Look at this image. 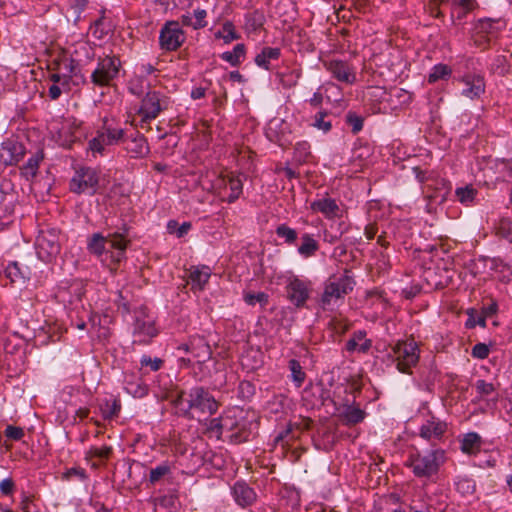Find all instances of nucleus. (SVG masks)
Returning <instances> with one entry per match:
<instances>
[{"label":"nucleus","mask_w":512,"mask_h":512,"mask_svg":"<svg viewBox=\"0 0 512 512\" xmlns=\"http://www.w3.org/2000/svg\"><path fill=\"white\" fill-rule=\"evenodd\" d=\"M263 25V16L259 13L247 15L245 27L248 31H256Z\"/></svg>","instance_id":"de8ad7c7"},{"label":"nucleus","mask_w":512,"mask_h":512,"mask_svg":"<svg viewBox=\"0 0 512 512\" xmlns=\"http://www.w3.org/2000/svg\"><path fill=\"white\" fill-rule=\"evenodd\" d=\"M296 152L299 154V158L301 160H305L306 157L310 154L309 145L306 142L298 143L296 147Z\"/></svg>","instance_id":"69168bd1"},{"label":"nucleus","mask_w":512,"mask_h":512,"mask_svg":"<svg viewBox=\"0 0 512 512\" xmlns=\"http://www.w3.org/2000/svg\"><path fill=\"white\" fill-rule=\"evenodd\" d=\"M434 5L436 6V17L442 15L441 11L438 9L439 5H446L450 7L451 10V18L453 21L461 20L466 16L467 13L471 12L475 6V0H435Z\"/></svg>","instance_id":"dca6fc26"},{"label":"nucleus","mask_w":512,"mask_h":512,"mask_svg":"<svg viewBox=\"0 0 512 512\" xmlns=\"http://www.w3.org/2000/svg\"><path fill=\"white\" fill-rule=\"evenodd\" d=\"M207 16V13L203 9H197L194 12L195 21L193 24L194 29H200L207 25V22L205 21V18Z\"/></svg>","instance_id":"13d9d810"},{"label":"nucleus","mask_w":512,"mask_h":512,"mask_svg":"<svg viewBox=\"0 0 512 512\" xmlns=\"http://www.w3.org/2000/svg\"><path fill=\"white\" fill-rule=\"evenodd\" d=\"M50 79L51 81H53V84H60L63 87L64 91L67 92L70 90L67 74L54 73L51 75Z\"/></svg>","instance_id":"bf43d9fd"},{"label":"nucleus","mask_w":512,"mask_h":512,"mask_svg":"<svg viewBox=\"0 0 512 512\" xmlns=\"http://www.w3.org/2000/svg\"><path fill=\"white\" fill-rule=\"evenodd\" d=\"M223 182L224 188L230 190V194L228 195L227 198L228 202L232 203L236 201L239 198L240 194L242 193L243 188L242 180L240 179V177L228 175L225 178H223Z\"/></svg>","instance_id":"cd10ccee"},{"label":"nucleus","mask_w":512,"mask_h":512,"mask_svg":"<svg viewBox=\"0 0 512 512\" xmlns=\"http://www.w3.org/2000/svg\"><path fill=\"white\" fill-rule=\"evenodd\" d=\"M276 234L288 244H293L297 239V232L286 224L279 225L276 228Z\"/></svg>","instance_id":"ea45409f"},{"label":"nucleus","mask_w":512,"mask_h":512,"mask_svg":"<svg viewBox=\"0 0 512 512\" xmlns=\"http://www.w3.org/2000/svg\"><path fill=\"white\" fill-rule=\"evenodd\" d=\"M338 417L346 425H355L365 418V412L357 406L344 405L338 409Z\"/></svg>","instance_id":"5701e85b"},{"label":"nucleus","mask_w":512,"mask_h":512,"mask_svg":"<svg viewBox=\"0 0 512 512\" xmlns=\"http://www.w3.org/2000/svg\"><path fill=\"white\" fill-rule=\"evenodd\" d=\"M494 229L497 236L512 242V220L510 218H500L495 224Z\"/></svg>","instance_id":"473e14b6"},{"label":"nucleus","mask_w":512,"mask_h":512,"mask_svg":"<svg viewBox=\"0 0 512 512\" xmlns=\"http://www.w3.org/2000/svg\"><path fill=\"white\" fill-rule=\"evenodd\" d=\"M473 42L476 46L480 47L481 49L487 48L490 43L493 41L492 38H490L485 33H479L476 27H474V32L472 35Z\"/></svg>","instance_id":"8fccbe9b"},{"label":"nucleus","mask_w":512,"mask_h":512,"mask_svg":"<svg viewBox=\"0 0 512 512\" xmlns=\"http://www.w3.org/2000/svg\"><path fill=\"white\" fill-rule=\"evenodd\" d=\"M355 285L354 279L347 274L344 275H333L328 278L324 285V291L321 296V306L323 309H327L332 305H335L340 299L353 290Z\"/></svg>","instance_id":"7ed1b4c3"},{"label":"nucleus","mask_w":512,"mask_h":512,"mask_svg":"<svg viewBox=\"0 0 512 512\" xmlns=\"http://www.w3.org/2000/svg\"><path fill=\"white\" fill-rule=\"evenodd\" d=\"M169 99L165 95L157 91H150L146 93L141 101V106L138 114L141 118V126L148 123L150 120L155 119L158 115L168 108Z\"/></svg>","instance_id":"423d86ee"},{"label":"nucleus","mask_w":512,"mask_h":512,"mask_svg":"<svg viewBox=\"0 0 512 512\" xmlns=\"http://www.w3.org/2000/svg\"><path fill=\"white\" fill-rule=\"evenodd\" d=\"M340 231L338 234H333L334 229V223L330 225L329 229H326L324 231V240L329 243L336 242L346 231H347V225L345 222H339Z\"/></svg>","instance_id":"c03bdc74"},{"label":"nucleus","mask_w":512,"mask_h":512,"mask_svg":"<svg viewBox=\"0 0 512 512\" xmlns=\"http://www.w3.org/2000/svg\"><path fill=\"white\" fill-rule=\"evenodd\" d=\"M475 388L477 392L483 396L491 395L495 390V387L492 383H488L484 380H477L475 383Z\"/></svg>","instance_id":"5fc2aeb1"},{"label":"nucleus","mask_w":512,"mask_h":512,"mask_svg":"<svg viewBox=\"0 0 512 512\" xmlns=\"http://www.w3.org/2000/svg\"><path fill=\"white\" fill-rule=\"evenodd\" d=\"M476 194L477 191L472 186L459 187L455 191L457 199L463 204L471 203Z\"/></svg>","instance_id":"58836bf2"},{"label":"nucleus","mask_w":512,"mask_h":512,"mask_svg":"<svg viewBox=\"0 0 512 512\" xmlns=\"http://www.w3.org/2000/svg\"><path fill=\"white\" fill-rule=\"evenodd\" d=\"M42 160V156L35 154L28 159L27 163L23 167L25 175L35 176L39 167V163Z\"/></svg>","instance_id":"a18cd8bd"},{"label":"nucleus","mask_w":512,"mask_h":512,"mask_svg":"<svg viewBox=\"0 0 512 512\" xmlns=\"http://www.w3.org/2000/svg\"><path fill=\"white\" fill-rule=\"evenodd\" d=\"M396 367L401 373H409L419 360L418 346L414 341H399L392 348Z\"/></svg>","instance_id":"0eeeda50"},{"label":"nucleus","mask_w":512,"mask_h":512,"mask_svg":"<svg viewBox=\"0 0 512 512\" xmlns=\"http://www.w3.org/2000/svg\"><path fill=\"white\" fill-rule=\"evenodd\" d=\"M286 294L293 305L303 307L311 294L310 282L292 276L287 281Z\"/></svg>","instance_id":"4468645a"},{"label":"nucleus","mask_w":512,"mask_h":512,"mask_svg":"<svg viewBox=\"0 0 512 512\" xmlns=\"http://www.w3.org/2000/svg\"><path fill=\"white\" fill-rule=\"evenodd\" d=\"M139 71L142 76H147L156 71V68L150 63H144L139 66Z\"/></svg>","instance_id":"774afa93"},{"label":"nucleus","mask_w":512,"mask_h":512,"mask_svg":"<svg viewBox=\"0 0 512 512\" xmlns=\"http://www.w3.org/2000/svg\"><path fill=\"white\" fill-rule=\"evenodd\" d=\"M218 37L222 38L225 43H230L233 40L239 38V35L236 33L234 25L231 22H226L222 30L218 32Z\"/></svg>","instance_id":"79ce46f5"},{"label":"nucleus","mask_w":512,"mask_h":512,"mask_svg":"<svg viewBox=\"0 0 512 512\" xmlns=\"http://www.w3.org/2000/svg\"><path fill=\"white\" fill-rule=\"evenodd\" d=\"M0 490L5 495H10L14 490V482L11 478L3 479L0 482Z\"/></svg>","instance_id":"e2e57ef3"},{"label":"nucleus","mask_w":512,"mask_h":512,"mask_svg":"<svg viewBox=\"0 0 512 512\" xmlns=\"http://www.w3.org/2000/svg\"><path fill=\"white\" fill-rule=\"evenodd\" d=\"M184 41L185 35L179 22H166L159 35L160 47L166 51H175L184 43Z\"/></svg>","instance_id":"9d476101"},{"label":"nucleus","mask_w":512,"mask_h":512,"mask_svg":"<svg viewBox=\"0 0 512 512\" xmlns=\"http://www.w3.org/2000/svg\"><path fill=\"white\" fill-rule=\"evenodd\" d=\"M446 423L432 417L420 427V436L428 441L440 439L446 431Z\"/></svg>","instance_id":"aec40b11"},{"label":"nucleus","mask_w":512,"mask_h":512,"mask_svg":"<svg viewBox=\"0 0 512 512\" xmlns=\"http://www.w3.org/2000/svg\"><path fill=\"white\" fill-rule=\"evenodd\" d=\"M211 276V269L208 266H192L189 269L188 283L193 290H203Z\"/></svg>","instance_id":"412c9836"},{"label":"nucleus","mask_w":512,"mask_h":512,"mask_svg":"<svg viewBox=\"0 0 512 512\" xmlns=\"http://www.w3.org/2000/svg\"><path fill=\"white\" fill-rule=\"evenodd\" d=\"M444 462L445 452L442 449H435L425 454L417 452L409 457V466L417 477L429 478L435 475Z\"/></svg>","instance_id":"20e7f679"},{"label":"nucleus","mask_w":512,"mask_h":512,"mask_svg":"<svg viewBox=\"0 0 512 512\" xmlns=\"http://www.w3.org/2000/svg\"><path fill=\"white\" fill-rule=\"evenodd\" d=\"M311 209L315 212L322 213L328 219L340 217L341 213V209L336 201L329 197L313 201L311 203Z\"/></svg>","instance_id":"4be33fe9"},{"label":"nucleus","mask_w":512,"mask_h":512,"mask_svg":"<svg viewBox=\"0 0 512 512\" xmlns=\"http://www.w3.org/2000/svg\"><path fill=\"white\" fill-rule=\"evenodd\" d=\"M24 154V146L17 141L8 140L3 142L0 146V162L4 165L17 164L23 158Z\"/></svg>","instance_id":"a211bd4d"},{"label":"nucleus","mask_w":512,"mask_h":512,"mask_svg":"<svg viewBox=\"0 0 512 512\" xmlns=\"http://www.w3.org/2000/svg\"><path fill=\"white\" fill-rule=\"evenodd\" d=\"M21 510H22V512H38L35 509V506H34L32 500L27 496L22 500Z\"/></svg>","instance_id":"338daca9"},{"label":"nucleus","mask_w":512,"mask_h":512,"mask_svg":"<svg viewBox=\"0 0 512 512\" xmlns=\"http://www.w3.org/2000/svg\"><path fill=\"white\" fill-rule=\"evenodd\" d=\"M99 178L97 172L92 168H81L76 171L70 182V190L74 193L93 194L96 191Z\"/></svg>","instance_id":"f8f14e48"},{"label":"nucleus","mask_w":512,"mask_h":512,"mask_svg":"<svg viewBox=\"0 0 512 512\" xmlns=\"http://www.w3.org/2000/svg\"><path fill=\"white\" fill-rule=\"evenodd\" d=\"M280 56V49L273 47H264L256 57L255 63L264 69H269V63L271 60H276Z\"/></svg>","instance_id":"7c9ffc66"},{"label":"nucleus","mask_w":512,"mask_h":512,"mask_svg":"<svg viewBox=\"0 0 512 512\" xmlns=\"http://www.w3.org/2000/svg\"><path fill=\"white\" fill-rule=\"evenodd\" d=\"M63 87L60 85V84H52L50 87H49V97L52 99V100H57L60 95L62 94V91H63Z\"/></svg>","instance_id":"0e129e2a"},{"label":"nucleus","mask_w":512,"mask_h":512,"mask_svg":"<svg viewBox=\"0 0 512 512\" xmlns=\"http://www.w3.org/2000/svg\"><path fill=\"white\" fill-rule=\"evenodd\" d=\"M111 453L110 446L91 447L86 453V458L92 461L93 467H98L109 459Z\"/></svg>","instance_id":"bb28decb"},{"label":"nucleus","mask_w":512,"mask_h":512,"mask_svg":"<svg viewBox=\"0 0 512 512\" xmlns=\"http://www.w3.org/2000/svg\"><path fill=\"white\" fill-rule=\"evenodd\" d=\"M481 445V438L476 433H468L464 436L462 443H461V449L464 453H475L480 449Z\"/></svg>","instance_id":"f704fd0d"},{"label":"nucleus","mask_w":512,"mask_h":512,"mask_svg":"<svg viewBox=\"0 0 512 512\" xmlns=\"http://www.w3.org/2000/svg\"><path fill=\"white\" fill-rule=\"evenodd\" d=\"M232 495L235 502L245 508L252 505L257 498L256 492L247 483L238 481L232 487Z\"/></svg>","instance_id":"6ab92c4d"},{"label":"nucleus","mask_w":512,"mask_h":512,"mask_svg":"<svg viewBox=\"0 0 512 512\" xmlns=\"http://www.w3.org/2000/svg\"><path fill=\"white\" fill-rule=\"evenodd\" d=\"M289 369L291 371V377L293 382L297 387H300L303 384L306 377V374L303 371L302 366L297 360L291 359L289 361Z\"/></svg>","instance_id":"e433bc0d"},{"label":"nucleus","mask_w":512,"mask_h":512,"mask_svg":"<svg viewBox=\"0 0 512 512\" xmlns=\"http://www.w3.org/2000/svg\"><path fill=\"white\" fill-rule=\"evenodd\" d=\"M490 349L485 343H477L473 346L471 355L477 359H485L488 357Z\"/></svg>","instance_id":"864d4df0"},{"label":"nucleus","mask_w":512,"mask_h":512,"mask_svg":"<svg viewBox=\"0 0 512 512\" xmlns=\"http://www.w3.org/2000/svg\"><path fill=\"white\" fill-rule=\"evenodd\" d=\"M37 254L43 261H50L60 253L59 236L54 230L41 231L36 240Z\"/></svg>","instance_id":"9b49d317"},{"label":"nucleus","mask_w":512,"mask_h":512,"mask_svg":"<svg viewBox=\"0 0 512 512\" xmlns=\"http://www.w3.org/2000/svg\"><path fill=\"white\" fill-rule=\"evenodd\" d=\"M5 436L11 440L18 441L24 436V431L20 427L7 426Z\"/></svg>","instance_id":"4d7b16f0"},{"label":"nucleus","mask_w":512,"mask_h":512,"mask_svg":"<svg viewBox=\"0 0 512 512\" xmlns=\"http://www.w3.org/2000/svg\"><path fill=\"white\" fill-rule=\"evenodd\" d=\"M125 149L133 158H141L148 154L149 148L143 135L137 134L126 144Z\"/></svg>","instance_id":"b1692460"},{"label":"nucleus","mask_w":512,"mask_h":512,"mask_svg":"<svg viewBox=\"0 0 512 512\" xmlns=\"http://www.w3.org/2000/svg\"><path fill=\"white\" fill-rule=\"evenodd\" d=\"M140 364L142 367H149L151 371H158L163 365V360L160 358L152 359L147 355H143Z\"/></svg>","instance_id":"3c124183"},{"label":"nucleus","mask_w":512,"mask_h":512,"mask_svg":"<svg viewBox=\"0 0 512 512\" xmlns=\"http://www.w3.org/2000/svg\"><path fill=\"white\" fill-rule=\"evenodd\" d=\"M178 350L191 353L198 363L206 362L212 356L210 345L203 336L198 335L191 337L188 343L180 345Z\"/></svg>","instance_id":"2eb2a0df"},{"label":"nucleus","mask_w":512,"mask_h":512,"mask_svg":"<svg viewBox=\"0 0 512 512\" xmlns=\"http://www.w3.org/2000/svg\"><path fill=\"white\" fill-rule=\"evenodd\" d=\"M371 345V340L366 339V332L358 331L347 341L346 349L349 352L359 351L365 353L371 348Z\"/></svg>","instance_id":"393cba45"},{"label":"nucleus","mask_w":512,"mask_h":512,"mask_svg":"<svg viewBox=\"0 0 512 512\" xmlns=\"http://www.w3.org/2000/svg\"><path fill=\"white\" fill-rule=\"evenodd\" d=\"M134 333L138 336L152 338L157 334L153 320L150 318H136Z\"/></svg>","instance_id":"c85d7f7f"},{"label":"nucleus","mask_w":512,"mask_h":512,"mask_svg":"<svg viewBox=\"0 0 512 512\" xmlns=\"http://www.w3.org/2000/svg\"><path fill=\"white\" fill-rule=\"evenodd\" d=\"M225 432H231L229 437L235 442L246 441L249 433L243 417V410L232 409L223 415Z\"/></svg>","instance_id":"1a4fd4ad"},{"label":"nucleus","mask_w":512,"mask_h":512,"mask_svg":"<svg viewBox=\"0 0 512 512\" xmlns=\"http://www.w3.org/2000/svg\"><path fill=\"white\" fill-rule=\"evenodd\" d=\"M61 69L65 71L64 74H67L69 81L75 79V84L86 83V79L80 73V70L78 69V64L75 60L69 59L64 61L61 64Z\"/></svg>","instance_id":"2f4dec72"},{"label":"nucleus","mask_w":512,"mask_h":512,"mask_svg":"<svg viewBox=\"0 0 512 512\" xmlns=\"http://www.w3.org/2000/svg\"><path fill=\"white\" fill-rule=\"evenodd\" d=\"M121 405L118 400L106 401L101 407L102 414L105 419H113L120 412Z\"/></svg>","instance_id":"a19ab883"},{"label":"nucleus","mask_w":512,"mask_h":512,"mask_svg":"<svg viewBox=\"0 0 512 512\" xmlns=\"http://www.w3.org/2000/svg\"><path fill=\"white\" fill-rule=\"evenodd\" d=\"M125 131L121 128L112 127L107 120L104 121L101 129L97 131L94 138L89 141V149L92 153L103 154L107 146L117 145L124 141Z\"/></svg>","instance_id":"39448f33"},{"label":"nucleus","mask_w":512,"mask_h":512,"mask_svg":"<svg viewBox=\"0 0 512 512\" xmlns=\"http://www.w3.org/2000/svg\"><path fill=\"white\" fill-rule=\"evenodd\" d=\"M460 83L463 85L461 95L468 99H478L485 92V82L480 75H465L460 80Z\"/></svg>","instance_id":"f3484780"},{"label":"nucleus","mask_w":512,"mask_h":512,"mask_svg":"<svg viewBox=\"0 0 512 512\" xmlns=\"http://www.w3.org/2000/svg\"><path fill=\"white\" fill-rule=\"evenodd\" d=\"M328 117L327 112H318L314 117L313 126L324 132L331 130L332 124L330 120H326Z\"/></svg>","instance_id":"37998d69"},{"label":"nucleus","mask_w":512,"mask_h":512,"mask_svg":"<svg viewBox=\"0 0 512 512\" xmlns=\"http://www.w3.org/2000/svg\"><path fill=\"white\" fill-rule=\"evenodd\" d=\"M322 64L332 77L341 83L352 85L357 80L355 67L346 61L329 59L322 60Z\"/></svg>","instance_id":"ddd939ff"},{"label":"nucleus","mask_w":512,"mask_h":512,"mask_svg":"<svg viewBox=\"0 0 512 512\" xmlns=\"http://www.w3.org/2000/svg\"><path fill=\"white\" fill-rule=\"evenodd\" d=\"M503 22L501 20L495 19H482L477 22L475 27L479 31V33H485L490 38L495 40L501 28L503 27Z\"/></svg>","instance_id":"a878e982"},{"label":"nucleus","mask_w":512,"mask_h":512,"mask_svg":"<svg viewBox=\"0 0 512 512\" xmlns=\"http://www.w3.org/2000/svg\"><path fill=\"white\" fill-rule=\"evenodd\" d=\"M120 60L115 56L100 58L96 69L91 74V82L97 86H108L119 73Z\"/></svg>","instance_id":"6e6552de"},{"label":"nucleus","mask_w":512,"mask_h":512,"mask_svg":"<svg viewBox=\"0 0 512 512\" xmlns=\"http://www.w3.org/2000/svg\"><path fill=\"white\" fill-rule=\"evenodd\" d=\"M175 405L185 415L189 414L192 409L197 410L201 414L212 415L218 410V402L203 387H193L185 398V393H181L175 400Z\"/></svg>","instance_id":"f03ea898"},{"label":"nucleus","mask_w":512,"mask_h":512,"mask_svg":"<svg viewBox=\"0 0 512 512\" xmlns=\"http://www.w3.org/2000/svg\"><path fill=\"white\" fill-rule=\"evenodd\" d=\"M496 167L499 171L505 172L509 177H512V159H502L497 162Z\"/></svg>","instance_id":"680f3d73"},{"label":"nucleus","mask_w":512,"mask_h":512,"mask_svg":"<svg viewBox=\"0 0 512 512\" xmlns=\"http://www.w3.org/2000/svg\"><path fill=\"white\" fill-rule=\"evenodd\" d=\"M130 242L128 228L124 225L121 229L108 232L107 235L92 234L88 240L87 249L97 256H101L105 252L109 253L112 262L119 264L125 258L126 249Z\"/></svg>","instance_id":"f257e3e1"},{"label":"nucleus","mask_w":512,"mask_h":512,"mask_svg":"<svg viewBox=\"0 0 512 512\" xmlns=\"http://www.w3.org/2000/svg\"><path fill=\"white\" fill-rule=\"evenodd\" d=\"M170 473L171 467L167 463H162L150 470L149 481L155 484Z\"/></svg>","instance_id":"4c0bfd02"},{"label":"nucleus","mask_w":512,"mask_h":512,"mask_svg":"<svg viewBox=\"0 0 512 512\" xmlns=\"http://www.w3.org/2000/svg\"><path fill=\"white\" fill-rule=\"evenodd\" d=\"M346 122L351 126L352 132L357 134L363 128V117L354 112H348L346 115Z\"/></svg>","instance_id":"09e8293b"},{"label":"nucleus","mask_w":512,"mask_h":512,"mask_svg":"<svg viewBox=\"0 0 512 512\" xmlns=\"http://www.w3.org/2000/svg\"><path fill=\"white\" fill-rule=\"evenodd\" d=\"M245 56L244 44H237L233 51H227L221 54V58L230 63L232 66H238L241 63L242 58Z\"/></svg>","instance_id":"72a5a7b5"},{"label":"nucleus","mask_w":512,"mask_h":512,"mask_svg":"<svg viewBox=\"0 0 512 512\" xmlns=\"http://www.w3.org/2000/svg\"><path fill=\"white\" fill-rule=\"evenodd\" d=\"M222 424H224L223 416H221L220 418L211 419L208 425V430L218 435H221L225 432L224 425Z\"/></svg>","instance_id":"6e6d98bb"},{"label":"nucleus","mask_w":512,"mask_h":512,"mask_svg":"<svg viewBox=\"0 0 512 512\" xmlns=\"http://www.w3.org/2000/svg\"><path fill=\"white\" fill-rule=\"evenodd\" d=\"M301 245L298 247V253L304 258H309L315 255L319 249L318 242L312 235L305 233L301 236Z\"/></svg>","instance_id":"c756f323"},{"label":"nucleus","mask_w":512,"mask_h":512,"mask_svg":"<svg viewBox=\"0 0 512 512\" xmlns=\"http://www.w3.org/2000/svg\"><path fill=\"white\" fill-rule=\"evenodd\" d=\"M5 275L11 280V282H16L18 279L22 278V273L16 262L10 263L6 267Z\"/></svg>","instance_id":"603ef678"},{"label":"nucleus","mask_w":512,"mask_h":512,"mask_svg":"<svg viewBox=\"0 0 512 512\" xmlns=\"http://www.w3.org/2000/svg\"><path fill=\"white\" fill-rule=\"evenodd\" d=\"M104 20L99 19L95 21L94 25L91 26L92 33L95 37L101 39L104 35L108 33V30H106L104 27Z\"/></svg>","instance_id":"052dcab7"},{"label":"nucleus","mask_w":512,"mask_h":512,"mask_svg":"<svg viewBox=\"0 0 512 512\" xmlns=\"http://www.w3.org/2000/svg\"><path fill=\"white\" fill-rule=\"evenodd\" d=\"M244 300L248 305L259 303L261 306H265L268 303V295L264 292L247 293L244 296Z\"/></svg>","instance_id":"49530a36"},{"label":"nucleus","mask_w":512,"mask_h":512,"mask_svg":"<svg viewBox=\"0 0 512 512\" xmlns=\"http://www.w3.org/2000/svg\"><path fill=\"white\" fill-rule=\"evenodd\" d=\"M451 72V68L445 64L435 65L428 76V81L434 83L440 79H446L451 75Z\"/></svg>","instance_id":"c9c22d12"}]
</instances>
